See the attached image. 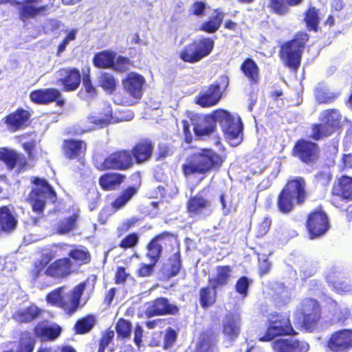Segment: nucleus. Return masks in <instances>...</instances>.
Masks as SVG:
<instances>
[{"mask_svg":"<svg viewBox=\"0 0 352 352\" xmlns=\"http://www.w3.org/2000/svg\"><path fill=\"white\" fill-rule=\"evenodd\" d=\"M217 122L224 134L225 138L232 142L241 140L243 125L241 118L232 116L229 111L223 109L214 110L204 116L202 123L193 124V130L197 137L201 138L214 133L217 129Z\"/></svg>","mask_w":352,"mask_h":352,"instance_id":"nucleus-1","label":"nucleus"},{"mask_svg":"<svg viewBox=\"0 0 352 352\" xmlns=\"http://www.w3.org/2000/svg\"><path fill=\"white\" fill-rule=\"evenodd\" d=\"M310 38L306 31H298L280 46L279 56L284 65L296 72L300 65L303 50Z\"/></svg>","mask_w":352,"mask_h":352,"instance_id":"nucleus-2","label":"nucleus"},{"mask_svg":"<svg viewBox=\"0 0 352 352\" xmlns=\"http://www.w3.org/2000/svg\"><path fill=\"white\" fill-rule=\"evenodd\" d=\"M306 197L305 181L298 177L289 182L278 196V210L285 214L290 212L296 204H302Z\"/></svg>","mask_w":352,"mask_h":352,"instance_id":"nucleus-3","label":"nucleus"},{"mask_svg":"<svg viewBox=\"0 0 352 352\" xmlns=\"http://www.w3.org/2000/svg\"><path fill=\"white\" fill-rule=\"evenodd\" d=\"M214 47V41L209 36H201L186 44L179 52V58L194 64L208 56Z\"/></svg>","mask_w":352,"mask_h":352,"instance_id":"nucleus-4","label":"nucleus"},{"mask_svg":"<svg viewBox=\"0 0 352 352\" xmlns=\"http://www.w3.org/2000/svg\"><path fill=\"white\" fill-rule=\"evenodd\" d=\"M151 155H94L95 166L98 170L126 169L133 162L142 163L148 160Z\"/></svg>","mask_w":352,"mask_h":352,"instance_id":"nucleus-5","label":"nucleus"},{"mask_svg":"<svg viewBox=\"0 0 352 352\" xmlns=\"http://www.w3.org/2000/svg\"><path fill=\"white\" fill-rule=\"evenodd\" d=\"M34 184L36 186L30 192L29 199L33 211L41 214L43 211L46 201L55 202L56 195L47 181L36 178L34 180Z\"/></svg>","mask_w":352,"mask_h":352,"instance_id":"nucleus-6","label":"nucleus"},{"mask_svg":"<svg viewBox=\"0 0 352 352\" xmlns=\"http://www.w3.org/2000/svg\"><path fill=\"white\" fill-rule=\"evenodd\" d=\"M212 200L206 188L192 196L187 201V211L189 216L195 219L206 218L212 213Z\"/></svg>","mask_w":352,"mask_h":352,"instance_id":"nucleus-7","label":"nucleus"},{"mask_svg":"<svg viewBox=\"0 0 352 352\" xmlns=\"http://www.w3.org/2000/svg\"><path fill=\"white\" fill-rule=\"evenodd\" d=\"M223 159L221 155H192L183 166L185 175L203 174L212 168H219Z\"/></svg>","mask_w":352,"mask_h":352,"instance_id":"nucleus-8","label":"nucleus"},{"mask_svg":"<svg viewBox=\"0 0 352 352\" xmlns=\"http://www.w3.org/2000/svg\"><path fill=\"white\" fill-rule=\"evenodd\" d=\"M268 322L267 332L264 336L259 338L260 341H270L276 336L291 335L295 333L287 315L270 314Z\"/></svg>","mask_w":352,"mask_h":352,"instance_id":"nucleus-9","label":"nucleus"},{"mask_svg":"<svg viewBox=\"0 0 352 352\" xmlns=\"http://www.w3.org/2000/svg\"><path fill=\"white\" fill-rule=\"evenodd\" d=\"M32 111L19 107L1 120L9 131L14 133L28 128L32 123Z\"/></svg>","mask_w":352,"mask_h":352,"instance_id":"nucleus-10","label":"nucleus"},{"mask_svg":"<svg viewBox=\"0 0 352 352\" xmlns=\"http://www.w3.org/2000/svg\"><path fill=\"white\" fill-rule=\"evenodd\" d=\"M30 99L33 103L40 105L55 102L57 107L63 108L65 104L60 91L56 88L34 89L30 92Z\"/></svg>","mask_w":352,"mask_h":352,"instance_id":"nucleus-11","label":"nucleus"},{"mask_svg":"<svg viewBox=\"0 0 352 352\" xmlns=\"http://www.w3.org/2000/svg\"><path fill=\"white\" fill-rule=\"evenodd\" d=\"M60 78L56 84L61 87L63 92L76 91L80 87L82 76L76 67L62 68L59 69Z\"/></svg>","mask_w":352,"mask_h":352,"instance_id":"nucleus-12","label":"nucleus"},{"mask_svg":"<svg viewBox=\"0 0 352 352\" xmlns=\"http://www.w3.org/2000/svg\"><path fill=\"white\" fill-rule=\"evenodd\" d=\"M222 96L221 84L215 81L199 93L195 98V102L202 108H208L217 105Z\"/></svg>","mask_w":352,"mask_h":352,"instance_id":"nucleus-13","label":"nucleus"},{"mask_svg":"<svg viewBox=\"0 0 352 352\" xmlns=\"http://www.w3.org/2000/svg\"><path fill=\"white\" fill-rule=\"evenodd\" d=\"M146 82L144 77L135 72H131L122 80L124 91L132 98L140 100L144 93Z\"/></svg>","mask_w":352,"mask_h":352,"instance_id":"nucleus-14","label":"nucleus"},{"mask_svg":"<svg viewBox=\"0 0 352 352\" xmlns=\"http://www.w3.org/2000/svg\"><path fill=\"white\" fill-rule=\"evenodd\" d=\"M307 226L311 239L320 236L329 228L327 215L321 210L314 212L309 216Z\"/></svg>","mask_w":352,"mask_h":352,"instance_id":"nucleus-15","label":"nucleus"},{"mask_svg":"<svg viewBox=\"0 0 352 352\" xmlns=\"http://www.w3.org/2000/svg\"><path fill=\"white\" fill-rule=\"evenodd\" d=\"M328 348L336 352H345L352 348V331L342 329L333 333L328 342Z\"/></svg>","mask_w":352,"mask_h":352,"instance_id":"nucleus-16","label":"nucleus"},{"mask_svg":"<svg viewBox=\"0 0 352 352\" xmlns=\"http://www.w3.org/2000/svg\"><path fill=\"white\" fill-rule=\"evenodd\" d=\"M53 248L52 252H54V255L52 256L51 258H54L58 251H61L67 253L73 260L80 265L87 263L90 261V254L85 248L60 244L54 245Z\"/></svg>","mask_w":352,"mask_h":352,"instance_id":"nucleus-17","label":"nucleus"},{"mask_svg":"<svg viewBox=\"0 0 352 352\" xmlns=\"http://www.w3.org/2000/svg\"><path fill=\"white\" fill-rule=\"evenodd\" d=\"M241 325V316L238 313H230L222 321L223 333L230 342L235 340L240 333Z\"/></svg>","mask_w":352,"mask_h":352,"instance_id":"nucleus-18","label":"nucleus"},{"mask_svg":"<svg viewBox=\"0 0 352 352\" xmlns=\"http://www.w3.org/2000/svg\"><path fill=\"white\" fill-rule=\"evenodd\" d=\"M272 348L274 352H307L309 346L305 341L281 338L272 342Z\"/></svg>","mask_w":352,"mask_h":352,"instance_id":"nucleus-19","label":"nucleus"},{"mask_svg":"<svg viewBox=\"0 0 352 352\" xmlns=\"http://www.w3.org/2000/svg\"><path fill=\"white\" fill-rule=\"evenodd\" d=\"M10 3L12 6H19V19L25 21L28 19L34 18L38 14H42L47 10V6L35 7L20 1L16 0H0V5Z\"/></svg>","mask_w":352,"mask_h":352,"instance_id":"nucleus-20","label":"nucleus"},{"mask_svg":"<svg viewBox=\"0 0 352 352\" xmlns=\"http://www.w3.org/2000/svg\"><path fill=\"white\" fill-rule=\"evenodd\" d=\"M72 272V263L69 258L58 259L47 267L45 274L55 278H63Z\"/></svg>","mask_w":352,"mask_h":352,"instance_id":"nucleus-21","label":"nucleus"},{"mask_svg":"<svg viewBox=\"0 0 352 352\" xmlns=\"http://www.w3.org/2000/svg\"><path fill=\"white\" fill-rule=\"evenodd\" d=\"M240 71L251 85L259 83L261 80L260 69L254 59L245 58L240 65Z\"/></svg>","mask_w":352,"mask_h":352,"instance_id":"nucleus-22","label":"nucleus"},{"mask_svg":"<svg viewBox=\"0 0 352 352\" xmlns=\"http://www.w3.org/2000/svg\"><path fill=\"white\" fill-rule=\"evenodd\" d=\"M177 311V306L170 304L168 300L164 298L156 299L146 308V314L149 316L167 314H175Z\"/></svg>","mask_w":352,"mask_h":352,"instance_id":"nucleus-23","label":"nucleus"},{"mask_svg":"<svg viewBox=\"0 0 352 352\" xmlns=\"http://www.w3.org/2000/svg\"><path fill=\"white\" fill-rule=\"evenodd\" d=\"M321 121L335 132L342 128V116L338 109H327L321 113Z\"/></svg>","mask_w":352,"mask_h":352,"instance_id":"nucleus-24","label":"nucleus"},{"mask_svg":"<svg viewBox=\"0 0 352 352\" xmlns=\"http://www.w3.org/2000/svg\"><path fill=\"white\" fill-rule=\"evenodd\" d=\"M303 21L308 31L318 32L320 23V9L309 6L303 13Z\"/></svg>","mask_w":352,"mask_h":352,"instance_id":"nucleus-25","label":"nucleus"},{"mask_svg":"<svg viewBox=\"0 0 352 352\" xmlns=\"http://www.w3.org/2000/svg\"><path fill=\"white\" fill-rule=\"evenodd\" d=\"M214 15L208 20L203 22L199 26V30L208 33H215L221 27L223 21L225 13L219 8L213 10Z\"/></svg>","mask_w":352,"mask_h":352,"instance_id":"nucleus-26","label":"nucleus"},{"mask_svg":"<svg viewBox=\"0 0 352 352\" xmlns=\"http://www.w3.org/2000/svg\"><path fill=\"white\" fill-rule=\"evenodd\" d=\"M116 53L111 50H102L93 57L94 65L99 69H111Z\"/></svg>","mask_w":352,"mask_h":352,"instance_id":"nucleus-27","label":"nucleus"},{"mask_svg":"<svg viewBox=\"0 0 352 352\" xmlns=\"http://www.w3.org/2000/svg\"><path fill=\"white\" fill-rule=\"evenodd\" d=\"M85 288V284L80 283L69 292L65 290L62 301H65L64 302L66 304H72V302L75 304V307H73L71 310H64L66 313L72 314L76 311L79 305L80 298Z\"/></svg>","mask_w":352,"mask_h":352,"instance_id":"nucleus-28","label":"nucleus"},{"mask_svg":"<svg viewBox=\"0 0 352 352\" xmlns=\"http://www.w3.org/2000/svg\"><path fill=\"white\" fill-rule=\"evenodd\" d=\"M17 221L7 206L0 208V230L10 232L14 230Z\"/></svg>","mask_w":352,"mask_h":352,"instance_id":"nucleus-29","label":"nucleus"},{"mask_svg":"<svg viewBox=\"0 0 352 352\" xmlns=\"http://www.w3.org/2000/svg\"><path fill=\"white\" fill-rule=\"evenodd\" d=\"M65 290H66V288L61 287L50 292L46 298L47 302L57 306L63 310H71L73 307H75L74 302L66 304L64 302L65 301H62Z\"/></svg>","mask_w":352,"mask_h":352,"instance_id":"nucleus-30","label":"nucleus"},{"mask_svg":"<svg viewBox=\"0 0 352 352\" xmlns=\"http://www.w3.org/2000/svg\"><path fill=\"white\" fill-rule=\"evenodd\" d=\"M232 270L229 266H219L216 268V275L209 280L210 285L214 289L223 286L228 283L231 277Z\"/></svg>","mask_w":352,"mask_h":352,"instance_id":"nucleus-31","label":"nucleus"},{"mask_svg":"<svg viewBox=\"0 0 352 352\" xmlns=\"http://www.w3.org/2000/svg\"><path fill=\"white\" fill-rule=\"evenodd\" d=\"M82 87L78 93V96L82 100H90L96 97L97 91L92 84L90 75L84 74L82 77Z\"/></svg>","mask_w":352,"mask_h":352,"instance_id":"nucleus-32","label":"nucleus"},{"mask_svg":"<svg viewBox=\"0 0 352 352\" xmlns=\"http://www.w3.org/2000/svg\"><path fill=\"white\" fill-rule=\"evenodd\" d=\"M60 331V327L56 324H39L35 328L36 335L46 340L56 339Z\"/></svg>","mask_w":352,"mask_h":352,"instance_id":"nucleus-33","label":"nucleus"},{"mask_svg":"<svg viewBox=\"0 0 352 352\" xmlns=\"http://www.w3.org/2000/svg\"><path fill=\"white\" fill-rule=\"evenodd\" d=\"M292 152L293 154H316L318 152V145L301 138L296 142Z\"/></svg>","mask_w":352,"mask_h":352,"instance_id":"nucleus-34","label":"nucleus"},{"mask_svg":"<svg viewBox=\"0 0 352 352\" xmlns=\"http://www.w3.org/2000/svg\"><path fill=\"white\" fill-rule=\"evenodd\" d=\"M41 313V310L35 305L19 310L14 314V318L20 322H29L36 319Z\"/></svg>","mask_w":352,"mask_h":352,"instance_id":"nucleus-35","label":"nucleus"},{"mask_svg":"<svg viewBox=\"0 0 352 352\" xmlns=\"http://www.w3.org/2000/svg\"><path fill=\"white\" fill-rule=\"evenodd\" d=\"M267 6L272 14L282 16L288 14L292 7L288 0H268Z\"/></svg>","mask_w":352,"mask_h":352,"instance_id":"nucleus-36","label":"nucleus"},{"mask_svg":"<svg viewBox=\"0 0 352 352\" xmlns=\"http://www.w3.org/2000/svg\"><path fill=\"white\" fill-rule=\"evenodd\" d=\"M334 191L343 199H352V177L343 176L339 179Z\"/></svg>","mask_w":352,"mask_h":352,"instance_id":"nucleus-37","label":"nucleus"},{"mask_svg":"<svg viewBox=\"0 0 352 352\" xmlns=\"http://www.w3.org/2000/svg\"><path fill=\"white\" fill-rule=\"evenodd\" d=\"M87 149V144L82 140L73 139L65 140L63 143V150L65 154H81Z\"/></svg>","mask_w":352,"mask_h":352,"instance_id":"nucleus-38","label":"nucleus"},{"mask_svg":"<svg viewBox=\"0 0 352 352\" xmlns=\"http://www.w3.org/2000/svg\"><path fill=\"white\" fill-rule=\"evenodd\" d=\"M0 161L10 170L16 168L18 172L26 166V159L24 155H0Z\"/></svg>","mask_w":352,"mask_h":352,"instance_id":"nucleus-39","label":"nucleus"},{"mask_svg":"<svg viewBox=\"0 0 352 352\" xmlns=\"http://www.w3.org/2000/svg\"><path fill=\"white\" fill-rule=\"evenodd\" d=\"M123 180V177L118 173H108L102 175L100 179L101 187L107 190L115 189Z\"/></svg>","mask_w":352,"mask_h":352,"instance_id":"nucleus-40","label":"nucleus"},{"mask_svg":"<svg viewBox=\"0 0 352 352\" xmlns=\"http://www.w3.org/2000/svg\"><path fill=\"white\" fill-rule=\"evenodd\" d=\"M163 239L162 235L157 236L148 245L147 256L150 258L151 262H153V264L157 262L160 256Z\"/></svg>","mask_w":352,"mask_h":352,"instance_id":"nucleus-41","label":"nucleus"},{"mask_svg":"<svg viewBox=\"0 0 352 352\" xmlns=\"http://www.w3.org/2000/svg\"><path fill=\"white\" fill-rule=\"evenodd\" d=\"M311 133L310 138L316 141L327 138L334 133L324 122L314 123L311 125Z\"/></svg>","mask_w":352,"mask_h":352,"instance_id":"nucleus-42","label":"nucleus"},{"mask_svg":"<svg viewBox=\"0 0 352 352\" xmlns=\"http://www.w3.org/2000/svg\"><path fill=\"white\" fill-rule=\"evenodd\" d=\"M299 310L303 318L315 314H320V309L318 302L311 298H306L302 300Z\"/></svg>","mask_w":352,"mask_h":352,"instance_id":"nucleus-43","label":"nucleus"},{"mask_svg":"<svg viewBox=\"0 0 352 352\" xmlns=\"http://www.w3.org/2000/svg\"><path fill=\"white\" fill-rule=\"evenodd\" d=\"M78 218V215L74 214L68 218L60 220L55 228L56 232L60 234H65L74 230Z\"/></svg>","mask_w":352,"mask_h":352,"instance_id":"nucleus-44","label":"nucleus"},{"mask_svg":"<svg viewBox=\"0 0 352 352\" xmlns=\"http://www.w3.org/2000/svg\"><path fill=\"white\" fill-rule=\"evenodd\" d=\"M155 144L148 138L140 139L131 151V154H152Z\"/></svg>","mask_w":352,"mask_h":352,"instance_id":"nucleus-45","label":"nucleus"},{"mask_svg":"<svg viewBox=\"0 0 352 352\" xmlns=\"http://www.w3.org/2000/svg\"><path fill=\"white\" fill-rule=\"evenodd\" d=\"M328 304L329 309L333 312L335 320L338 322L344 320L350 315V311L347 307L339 305L334 300L330 299Z\"/></svg>","mask_w":352,"mask_h":352,"instance_id":"nucleus-46","label":"nucleus"},{"mask_svg":"<svg viewBox=\"0 0 352 352\" xmlns=\"http://www.w3.org/2000/svg\"><path fill=\"white\" fill-rule=\"evenodd\" d=\"M134 67V62L126 56H116L111 69L119 73H124Z\"/></svg>","mask_w":352,"mask_h":352,"instance_id":"nucleus-47","label":"nucleus"},{"mask_svg":"<svg viewBox=\"0 0 352 352\" xmlns=\"http://www.w3.org/2000/svg\"><path fill=\"white\" fill-rule=\"evenodd\" d=\"M136 192L137 190L135 187H129L113 201L112 204L113 208L116 210L122 208L131 200Z\"/></svg>","mask_w":352,"mask_h":352,"instance_id":"nucleus-48","label":"nucleus"},{"mask_svg":"<svg viewBox=\"0 0 352 352\" xmlns=\"http://www.w3.org/2000/svg\"><path fill=\"white\" fill-rule=\"evenodd\" d=\"M214 337L212 333H203L197 347V352H213Z\"/></svg>","mask_w":352,"mask_h":352,"instance_id":"nucleus-49","label":"nucleus"},{"mask_svg":"<svg viewBox=\"0 0 352 352\" xmlns=\"http://www.w3.org/2000/svg\"><path fill=\"white\" fill-rule=\"evenodd\" d=\"M100 87L108 94H112L116 87V81L114 76L108 73L104 72L99 77Z\"/></svg>","mask_w":352,"mask_h":352,"instance_id":"nucleus-50","label":"nucleus"},{"mask_svg":"<svg viewBox=\"0 0 352 352\" xmlns=\"http://www.w3.org/2000/svg\"><path fill=\"white\" fill-rule=\"evenodd\" d=\"M95 324V317L92 315H89L77 321L75 325V329L78 333H86L94 327Z\"/></svg>","mask_w":352,"mask_h":352,"instance_id":"nucleus-51","label":"nucleus"},{"mask_svg":"<svg viewBox=\"0 0 352 352\" xmlns=\"http://www.w3.org/2000/svg\"><path fill=\"white\" fill-rule=\"evenodd\" d=\"M216 292L213 287L203 288L200 291V302L203 307L211 305L215 301Z\"/></svg>","mask_w":352,"mask_h":352,"instance_id":"nucleus-52","label":"nucleus"},{"mask_svg":"<svg viewBox=\"0 0 352 352\" xmlns=\"http://www.w3.org/2000/svg\"><path fill=\"white\" fill-rule=\"evenodd\" d=\"M89 122L99 126L100 128H103L104 126H108L109 124L112 122L113 120V113L111 110H108L104 112L100 118H96L95 116H91L89 118Z\"/></svg>","mask_w":352,"mask_h":352,"instance_id":"nucleus-53","label":"nucleus"},{"mask_svg":"<svg viewBox=\"0 0 352 352\" xmlns=\"http://www.w3.org/2000/svg\"><path fill=\"white\" fill-rule=\"evenodd\" d=\"M340 93L330 92L324 90H320L316 94V100L319 104H331L333 103L339 96Z\"/></svg>","mask_w":352,"mask_h":352,"instance_id":"nucleus-54","label":"nucleus"},{"mask_svg":"<svg viewBox=\"0 0 352 352\" xmlns=\"http://www.w3.org/2000/svg\"><path fill=\"white\" fill-rule=\"evenodd\" d=\"M206 10V3L201 1H195L191 5L188 12L189 15L196 16H203L205 15Z\"/></svg>","mask_w":352,"mask_h":352,"instance_id":"nucleus-55","label":"nucleus"},{"mask_svg":"<svg viewBox=\"0 0 352 352\" xmlns=\"http://www.w3.org/2000/svg\"><path fill=\"white\" fill-rule=\"evenodd\" d=\"M116 331L118 336L123 338L130 336L131 327L129 322L126 320L120 319L116 324Z\"/></svg>","mask_w":352,"mask_h":352,"instance_id":"nucleus-56","label":"nucleus"},{"mask_svg":"<svg viewBox=\"0 0 352 352\" xmlns=\"http://www.w3.org/2000/svg\"><path fill=\"white\" fill-rule=\"evenodd\" d=\"M320 314H315L303 318V326L308 331H313L318 326Z\"/></svg>","mask_w":352,"mask_h":352,"instance_id":"nucleus-57","label":"nucleus"},{"mask_svg":"<svg viewBox=\"0 0 352 352\" xmlns=\"http://www.w3.org/2000/svg\"><path fill=\"white\" fill-rule=\"evenodd\" d=\"M327 282L333 286L336 283L342 280L341 272L336 267L329 269L326 275Z\"/></svg>","mask_w":352,"mask_h":352,"instance_id":"nucleus-58","label":"nucleus"},{"mask_svg":"<svg viewBox=\"0 0 352 352\" xmlns=\"http://www.w3.org/2000/svg\"><path fill=\"white\" fill-rule=\"evenodd\" d=\"M344 19V16L341 13L331 12L329 14L327 19L324 21L323 25L327 26L329 28L333 27L336 23L342 21Z\"/></svg>","mask_w":352,"mask_h":352,"instance_id":"nucleus-59","label":"nucleus"},{"mask_svg":"<svg viewBox=\"0 0 352 352\" xmlns=\"http://www.w3.org/2000/svg\"><path fill=\"white\" fill-rule=\"evenodd\" d=\"M249 280L247 277L243 276L240 278L236 283L235 287L236 292L243 296H246L249 287Z\"/></svg>","mask_w":352,"mask_h":352,"instance_id":"nucleus-60","label":"nucleus"},{"mask_svg":"<svg viewBox=\"0 0 352 352\" xmlns=\"http://www.w3.org/2000/svg\"><path fill=\"white\" fill-rule=\"evenodd\" d=\"M34 346V339L30 336H23L21 340V349L19 352H32Z\"/></svg>","mask_w":352,"mask_h":352,"instance_id":"nucleus-61","label":"nucleus"},{"mask_svg":"<svg viewBox=\"0 0 352 352\" xmlns=\"http://www.w3.org/2000/svg\"><path fill=\"white\" fill-rule=\"evenodd\" d=\"M138 241V236L136 234H131L125 237L120 243V246L123 248L134 247Z\"/></svg>","mask_w":352,"mask_h":352,"instance_id":"nucleus-62","label":"nucleus"},{"mask_svg":"<svg viewBox=\"0 0 352 352\" xmlns=\"http://www.w3.org/2000/svg\"><path fill=\"white\" fill-rule=\"evenodd\" d=\"M272 223V220L270 217H264L262 221L258 226L257 234L258 236H263L269 231Z\"/></svg>","mask_w":352,"mask_h":352,"instance_id":"nucleus-63","label":"nucleus"},{"mask_svg":"<svg viewBox=\"0 0 352 352\" xmlns=\"http://www.w3.org/2000/svg\"><path fill=\"white\" fill-rule=\"evenodd\" d=\"M22 147L28 154H33L38 151V142L32 139L23 143Z\"/></svg>","mask_w":352,"mask_h":352,"instance_id":"nucleus-64","label":"nucleus"}]
</instances>
